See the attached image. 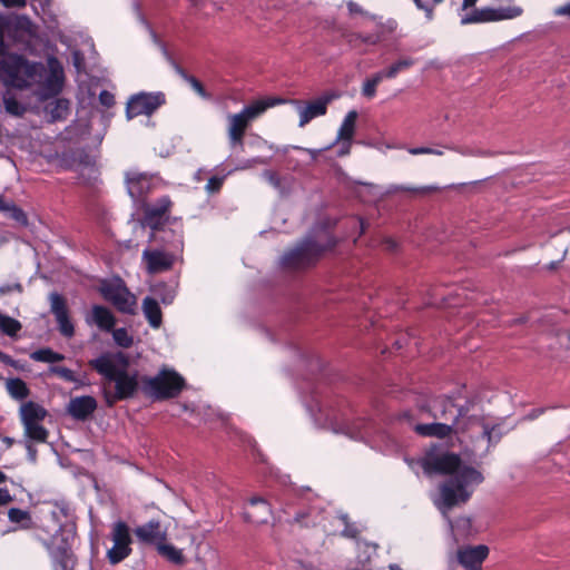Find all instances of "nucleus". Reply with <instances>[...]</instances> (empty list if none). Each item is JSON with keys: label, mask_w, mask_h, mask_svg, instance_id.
<instances>
[{"label": "nucleus", "mask_w": 570, "mask_h": 570, "mask_svg": "<svg viewBox=\"0 0 570 570\" xmlns=\"http://www.w3.org/2000/svg\"><path fill=\"white\" fill-rule=\"evenodd\" d=\"M41 75V81L37 83L41 88V95L43 97L57 95L63 83V68L61 63L53 57L48 58L47 68L42 66Z\"/></svg>", "instance_id": "obj_13"}, {"label": "nucleus", "mask_w": 570, "mask_h": 570, "mask_svg": "<svg viewBox=\"0 0 570 570\" xmlns=\"http://www.w3.org/2000/svg\"><path fill=\"white\" fill-rule=\"evenodd\" d=\"M3 105L6 111L13 116H22L26 111V107L11 96L3 97Z\"/></svg>", "instance_id": "obj_38"}, {"label": "nucleus", "mask_w": 570, "mask_h": 570, "mask_svg": "<svg viewBox=\"0 0 570 570\" xmlns=\"http://www.w3.org/2000/svg\"><path fill=\"white\" fill-rule=\"evenodd\" d=\"M407 153L413 156L430 155L431 148L430 147H411V148H407Z\"/></svg>", "instance_id": "obj_51"}, {"label": "nucleus", "mask_w": 570, "mask_h": 570, "mask_svg": "<svg viewBox=\"0 0 570 570\" xmlns=\"http://www.w3.org/2000/svg\"><path fill=\"white\" fill-rule=\"evenodd\" d=\"M19 415L21 422L43 421L47 410L36 402L29 401L21 404Z\"/></svg>", "instance_id": "obj_27"}, {"label": "nucleus", "mask_w": 570, "mask_h": 570, "mask_svg": "<svg viewBox=\"0 0 570 570\" xmlns=\"http://www.w3.org/2000/svg\"><path fill=\"white\" fill-rule=\"evenodd\" d=\"M336 97L337 95L335 94H327L314 101L308 102L305 107H299V127H304L312 119L325 115L327 105Z\"/></svg>", "instance_id": "obj_19"}, {"label": "nucleus", "mask_w": 570, "mask_h": 570, "mask_svg": "<svg viewBox=\"0 0 570 570\" xmlns=\"http://www.w3.org/2000/svg\"><path fill=\"white\" fill-rule=\"evenodd\" d=\"M386 78L384 70L374 73L371 78L366 79L362 87V94L367 98H373L376 95L377 85Z\"/></svg>", "instance_id": "obj_34"}, {"label": "nucleus", "mask_w": 570, "mask_h": 570, "mask_svg": "<svg viewBox=\"0 0 570 570\" xmlns=\"http://www.w3.org/2000/svg\"><path fill=\"white\" fill-rule=\"evenodd\" d=\"M3 35L7 33L14 41L28 43L37 35L36 26L26 16H16L7 20H0Z\"/></svg>", "instance_id": "obj_12"}, {"label": "nucleus", "mask_w": 570, "mask_h": 570, "mask_svg": "<svg viewBox=\"0 0 570 570\" xmlns=\"http://www.w3.org/2000/svg\"><path fill=\"white\" fill-rule=\"evenodd\" d=\"M42 65L30 62L23 56L6 51L3 29L0 26V80L9 87L24 89L41 81Z\"/></svg>", "instance_id": "obj_4"}, {"label": "nucleus", "mask_w": 570, "mask_h": 570, "mask_svg": "<svg viewBox=\"0 0 570 570\" xmlns=\"http://www.w3.org/2000/svg\"><path fill=\"white\" fill-rule=\"evenodd\" d=\"M478 0H463L462 9L466 10L469 8H472L476 4Z\"/></svg>", "instance_id": "obj_59"}, {"label": "nucleus", "mask_w": 570, "mask_h": 570, "mask_svg": "<svg viewBox=\"0 0 570 570\" xmlns=\"http://www.w3.org/2000/svg\"><path fill=\"white\" fill-rule=\"evenodd\" d=\"M86 322L89 325H96L101 331L110 332L116 324V318L107 307L94 305Z\"/></svg>", "instance_id": "obj_22"}, {"label": "nucleus", "mask_w": 570, "mask_h": 570, "mask_svg": "<svg viewBox=\"0 0 570 570\" xmlns=\"http://www.w3.org/2000/svg\"><path fill=\"white\" fill-rule=\"evenodd\" d=\"M507 6L475 8L461 17V24L491 23L520 18L524 10L514 0H507Z\"/></svg>", "instance_id": "obj_7"}, {"label": "nucleus", "mask_w": 570, "mask_h": 570, "mask_svg": "<svg viewBox=\"0 0 570 570\" xmlns=\"http://www.w3.org/2000/svg\"><path fill=\"white\" fill-rule=\"evenodd\" d=\"M356 533V530L350 527H346L342 532V534L347 538H355Z\"/></svg>", "instance_id": "obj_58"}, {"label": "nucleus", "mask_w": 570, "mask_h": 570, "mask_svg": "<svg viewBox=\"0 0 570 570\" xmlns=\"http://www.w3.org/2000/svg\"><path fill=\"white\" fill-rule=\"evenodd\" d=\"M413 65H414V59L409 58V57L402 58V59L397 60L396 62H394L392 66H390L386 70H384L386 73V78H390V79L395 78L400 71L409 69Z\"/></svg>", "instance_id": "obj_37"}, {"label": "nucleus", "mask_w": 570, "mask_h": 570, "mask_svg": "<svg viewBox=\"0 0 570 570\" xmlns=\"http://www.w3.org/2000/svg\"><path fill=\"white\" fill-rule=\"evenodd\" d=\"M141 259L149 274H158L173 267L176 255L166 248H146Z\"/></svg>", "instance_id": "obj_14"}, {"label": "nucleus", "mask_w": 570, "mask_h": 570, "mask_svg": "<svg viewBox=\"0 0 570 570\" xmlns=\"http://www.w3.org/2000/svg\"><path fill=\"white\" fill-rule=\"evenodd\" d=\"M489 556V548L484 544L479 546H463L456 551L458 562L465 569L470 570L482 562Z\"/></svg>", "instance_id": "obj_17"}, {"label": "nucleus", "mask_w": 570, "mask_h": 570, "mask_svg": "<svg viewBox=\"0 0 570 570\" xmlns=\"http://www.w3.org/2000/svg\"><path fill=\"white\" fill-rule=\"evenodd\" d=\"M346 6H347V9H348V11H350V13H351V14L358 13V14H363V16H365V17H368V18H371V19H373V20H375V19H376V17H375V16H372V14H370L368 12L364 11V10L362 9V7H361V6H358V4H357L356 2H354V1H348V2L346 3Z\"/></svg>", "instance_id": "obj_46"}, {"label": "nucleus", "mask_w": 570, "mask_h": 570, "mask_svg": "<svg viewBox=\"0 0 570 570\" xmlns=\"http://www.w3.org/2000/svg\"><path fill=\"white\" fill-rule=\"evenodd\" d=\"M282 99L268 98L256 100L245 106L239 112L227 116V135L232 147L244 146V136L249 124L262 116L268 108L281 104Z\"/></svg>", "instance_id": "obj_5"}, {"label": "nucleus", "mask_w": 570, "mask_h": 570, "mask_svg": "<svg viewBox=\"0 0 570 570\" xmlns=\"http://www.w3.org/2000/svg\"><path fill=\"white\" fill-rule=\"evenodd\" d=\"M6 390L12 399L18 401L27 399L30 394V390L27 386L26 382L19 377L7 379Z\"/></svg>", "instance_id": "obj_29"}, {"label": "nucleus", "mask_w": 570, "mask_h": 570, "mask_svg": "<svg viewBox=\"0 0 570 570\" xmlns=\"http://www.w3.org/2000/svg\"><path fill=\"white\" fill-rule=\"evenodd\" d=\"M30 357L37 362L56 363L65 360V355L52 351L51 348H40L30 354Z\"/></svg>", "instance_id": "obj_33"}, {"label": "nucleus", "mask_w": 570, "mask_h": 570, "mask_svg": "<svg viewBox=\"0 0 570 570\" xmlns=\"http://www.w3.org/2000/svg\"><path fill=\"white\" fill-rule=\"evenodd\" d=\"M49 299L50 309L56 317L60 333L66 337H72L75 334V327L69 318L66 301L57 293H51Z\"/></svg>", "instance_id": "obj_16"}, {"label": "nucleus", "mask_w": 570, "mask_h": 570, "mask_svg": "<svg viewBox=\"0 0 570 570\" xmlns=\"http://www.w3.org/2000/svg\"><path fill=\"white\" fill-rule=\"evenodd\" d=\"M99 101L101 105L109 108L115 104V97L111 92L102 90L99 95Z\"/></svg>", "instance_id": "obj_48"}, {"label": "nucleus", "mask_w": 570, "mask_h": 570, "mask_svg": "<svg viewBox=\"0 0 570 570\" xmlns=\"http://www.w3.org/2000/svg\"><path fill=\"white\" fill-rule=\"evenodd\" d=\"M0 362L4 363L7 365H11V364H13V358L10 355L2 353L0 351Z\"/></svg>", "instance_id": "obj_57"}, {"label": "nucleus", "mask_w": 570, "mask_h": 570, "mask_svg": "<svg viewBox=\"0 0 570 570\" xmlns=\"http://www.w3.org/2000/svg\"><path fill=\"white\" fill-rule=\"evenodd\" d=\"M271 513L272 510L267 501L263 498L254 497L249 500V507L244 515L248 522L263 524L268 521Z\"/></svg>", "instance_id": "obj_21"}, {"label": "nucleus", "mask_w": 570, "mask_h": 570, "mask_svg": "<svg viewBox=\"0 0 570 570\" xmlns=\"http://www.w3.org/2000/svg\"><path fill=\"white\" fill-rule=\"evenodd\" d=\"M223 181L224 177L213 176L208 179L205 188L208 193H216L222 187Z\"/></svg>", "instance_id": "obj_45"}, {"label": "nucleus", "mask_w": 570, "mask_h": 570, "mask_svg": "<svg viewBox=\"0 0 570 570\" xmlns=\"http://www.w3.org/2000/svg\"><path fill=\"white\" fill-rule=\"evenodd\" d=\"M184 386V377L170 368H163L157 375L142 380L144 392L156 400L176 397Z\"/></svg>", "instance_id": "obj_6"}, {"label": "nucleus", "mask_w": 570, "mask_h": 570, "mask_svg": "<svg viewBox=\"0 0 570 570\" xmlns=\"http://www.w3.org/2000/svg\"><path fill=\"white\" fill-rule=\"evenodd\" d=\"M8 518L13 523H20L21 528L29 529L31 527V517L28 511L11 508L8 512Z\"/></svg>", "instance_id": "obj_36"}, {"label": "nucleus", "mask_w": 570, "mask_h": 570, "mask_svg": "<svg viewBox=\"0 0 570 570\" xmlns=\"http://www.w3.org/2000/svg\"><path fill=\"white\" fill-rule=\"evenodd\" d=\"M434 6L425 3L423 8H421L420 10H422L425 13L426 20L432 21L434 18Z\"/></svg>", "instance_id": "obj_53"}, {"label": "nucleus", "mask_w": 570, "mask_h": 570, "mask_svg": "<svg viewBox=\"0 0 570 570\" xmlns=\"http://www.w3.org/2000/svg\"><path fill=\"white\" fill-rule=\"evenodd\" d=\"M6 209L10 213V216L17 220L18 223L26 225L27 224V216L20 208L16 207L14 205L6 207Z\"/></svg>", "instance_id": "obj_44"}, {"label": "nucleus", "mask_w": 570, "mask_h": 570, "mask_svg": "<svg viewBox=\"0 0 570 570\" xmlns=\"http://www.w3.org/2000/svg\"><path fill=\"white\" fill-rule=\"evenodd\" d=\"M436 189H438V187H433V186L415 188V187L403 186V185H392V186L389 187L387 194H395V193H400V191H421V193H428V191H432V190H436Z\"/></svg>", "instance_id": "obj_42"}, {"label": "nucleus", "mask_w": 570, "mask_h": 570, "mask_svg": "<svg viewBox=\"0 0 570 570\" xmlns=\"http://www.w3.org/2000/svg\"><path fill=\"white\" fill-rule=\"evenodd\" d=\"M350 153V142H347L344 148H342V150L340 151V155L343 156V155H347Z\"/></svg>", "instance_id": "obj_63"}, {"label": "nucleus", "mask_w": 570, "mask_h": 570, "mask_svg": "<svg viewBox=\"0 0 570 570\" xmlns=\"http://www.w3.org/2000/svg\"><path fill=\"white\" fill-rule=\"evenodd\" d=\"M150 179L144 174L130 173L127 175V189L132 199H139L149 190Z\"/></svg>", "instance_id": "obj_25"}, {"label": "nucleus", "mask_w": 570, "mask_h": 570, "mask_svg": "<svg viewBox=\"0 0 570 570\" xmlns=\"http://www.w3.org/2000/svg\"><path fill=\"white\" fill-rule=\"evenodd\" d=\"M177 73L184 78L186 81H187V78H191L193 76H188L180 67L176 66L175 67Z\"/></svg>", "instance_id": "obj_61"}, {"label": "nucleus", "mask_w": 570, "mask_h": 570, "mask_svg": "<svg viewBox=\"0 0 570 570\" xmlns=\"http://www.w3.org/2000/svg\"><path fill=\"white\" fill-rule=\"evenodd\" d=\"M475 157H493L495 154L491 150H485L481 148L475 149Z\"/></svg>", "instance_id": "obj_56"}, {"label": "nucleus", "mask_w": 570, "mask_h": 570, "mask_svg": "<svg viewBox=\"0 0 570 570\" xmlns=\"http://www.w3.org/2000/svg\"><path fill=\"white\" fill-rule=\"evenodd\" d=\"M389 569H390V570H402V569H401V567H400L399 564H396V563H391V564L389 566Z\"/></svg>", "instance_id": "obj_64"}, {"label": "nucleus", "mask_w": 570, "mask_h": 570, "mask_svg": "<svg viewBox=\"0 0 570 570\" xmlns=\"http://www.w3.org/2000/svg\"><path fill=\"white\" fill-rule=\"evenodd\" d=\"M325 247L312 238H306L293 249L286 252L281 259L284 268L291 271L304 269L312 266L320 258Z\"/></svg>", "instance_id": "obj_8"}, {"label": "nucleus", "mask_w": 570, "mask_h": 570, "mask_svg": "<svg viewBox=\"0 0 570 570\" xmlns=\"http://www.w3.org/2000/svg\"><path fill=\"white\" fill-rule=\"evenodd\" d=\"M419 464L426 475L450 474L451 479L440 488V499L435 501L438 508L445 515L446 511L456 504L464 503L471 497V487L483 481L481 472L464 465L453 453L426 454Z\"/></svg>", "instance_id": "obj_1"}, {"label": "nucleus", "mask_w": 570, "mask_h": 570, "mask_svg": "<svg viewBox=\"0 0 570 570\" xmlns=\"http://www.w3.org/2000/svg\"><path fill=\"white\" fill-rule=\"evenodd\" d=\"M473 404L466 402L464 406H458L451 396H439L430 405L431 415L449 424L456 430L469 433L475 450L488 453L490 448L501 439L500 426L490 422L485 416L473 411Z\"/></svg>", "instance_id": "obj_2"}, {"label": "nucleus", "mask_w": 570, "mask_h": 570, "mask_svg": "<svg viewBox=\"0 0 570 570\" xmlns=\"http://www.w3.org/2000/svg\"><path fill=\"white\" fill-rule=\"evenodd\" d=\"M142 312L149 325L153 328L160 327L163 323V314L158 302L153 297H145L142 301Z\"/></svg>", "instance_id": "obj_26"}, {"label": "nucleus", "mask_w": 570, "mask_h": 570, "mask_svg": "<svg viewBox=\"0 0 570 570\" xmlns=\"http://www.w3.org/2000/svg\"><path fill=\"white\" fill-rule=\"evenodd\" d=\"M384 244H385L386 248L390 250H393L396 248V243L393 239L389 238L384 242Z\"/></svg>", "instance_id": "obj_60"}, {"label": "nucleus", "mask_w": 570, "mask_h": 570, "mask_svg": "<svg viewBox=\"0 0 570 570\" xmlns=\"http://www.w3.org/2000/svg\"><path fill=\"white\" fill-rule=\"evenodd\" d=\"M21 330V324L16 318L0 314V331L8 336H16Z\"/></svg>", "instance_id": "obj_35"}, {"label": "nucleus", "mask_w": 570, "mask_h": 570, "mask_svg": "<svg viewBox=\"0 0 570 570\" xmlns=\"http://www.w3.org/2000/svg\"><path fill=\"white\" fill-rule=\"evenodd\" d=\"M135 535L137 539L147 544H161L167 539V532L161 527L158 520H150L145 524H141L135 529Z\"/></svg>", "instance_id": "obj_18"}, {"label": "nucleus", "mask_w": 570, "mask_h": 570, "mask_svg": "<svg viewBox=\"0 0 570 570\" xmlns=\"http://www.w3.org/2000/svg\"><path fill=\"white\" fill-rule=\"evenodd\" d=\"M187 82L191 86V88L203 98H207L208 95L205 91L203 85L195 78H187Z\"/></svg>", "instance_id": "obj_47"}, {"label": "nucleus", "mask_w": 570, "mask_h": 570, "mask_svg": "<svg viewBox=\"0 0 570 570\" xmlns=\"http://www.w3.org/2000/svg\"><path fill=\"white\" fill-rule=\"evenodd\" d=\"M553 14L556 17H568L570 19V2L564 3L563 6L557 7L553 10Z\"/></svg>", "instance_id": "obj_50"}, {"label": "nucleus", "mask_w": 570, "mask_h": 570, "mask_svg": "<svg viewBox=\"0 0 570 570\" xmlns=\"http://www.w3.org/2000/svg\"><path fill=\"white\" fill-rule=\"evenodd\" d=\"M110 539L112 546L107 550V559L111 564H117L129 557L132 551V538L128 524L121 520L114 522Z\"/></svg>", "instance_id": "obj_9"}, {"label": "nucleus", "mask_w": 570, "mask_h": 570, "mask_svg": "<svg viewBox=\"0 0 570 570\" xmlns=\"http://www.w3.org/2000/svg\"><path fill=\"white\" fill-rule=\"evenodd\" d=\"M50 372L58 375L59 377H61L62 380H65L67 382L80 383V380L77 377V375L73 373V371H71L68 367L51 366Z\"/></svg>", "instance_id": "obj_41"}, {"label": "nucleus", "mask_w": 570, "mask_h": 570, "mask_svg": "<svg viewBox=\"0 0 570 570\" xmlns=\"http://www.w3.org/2000/svg\"><path fill=\"white\" fill-rule=\"evenodd\" d=\"M104 298L110 302L118 311L132 314L136 307V297L120 279L105 281L100 285Z\"/></svg>", "instance_id": "obj_10"}, {"label": "nucleus", "mask_w": 570, "mask_h": 570, "mask_svg": "<svg viewBox=\"0 0 570 570\" xmlns=\"http://www.w3.org/2000/svg\"><path fill=\"white\" fill-rule=\"evenodd\" d=\"M42 421L21 422L24 436L29 440L42 443L47 441L48 431L41 424Z\"/></svg>", "instance_id": "obj_30"}, {"label": "nucleus", "mask_w": 570, "mask_h": 570, "mask_svg": "<svg viewBox=\"0 0 570 570\" xmlns=\"http://www.w3.org/2000/svg\"><path fill=\"white\" fill-rule=\"evenodd\" d=\"M50 556L55 570H72L75 559L70 547L67 543L51 548Z\"/></svg>", "instance_id": "obj_24"}, {"label": "nucleus", "mask_w": 570, "mask_h": 570, "mask_svg": "<svg viewBox=\"0 0 570 570\" xmlns=\"http://www.w3.org/2000/svg\"><path fill=\"white\" fill-rule=\"evenodd\" d=\"M10 366H12V367H14L16 370H19V371L24 370L23 365L19 361H16V360H13V364H11Z\"/></svg>", "instance_id": "obj_62"}, {"label": "nucleus", "mask_w": 570, "mask_h": 570, "mask_svg": "<svg viewBox=\"0 0 570 570\" xmlns=\"http://www.w3.org/2000/svg\"><path fill=\"white\" fill-rule=\"evenodd\" d=\"M396 29H397L396 20L387 19L385 22L380 23V31L377 32L376 36H367V37H364L362 40L366 43L375 45L379 41H381V39L384 36L392 35L393 32H395Z\"/></svg>", "instance_id": "obj_31"}, {"label": "nucleus", "mask_w": 570, "mask_h": 570, "mask_svg": "<svg viewBox=\"0 0 570 570\" xmlns=\"http://www.w3.org/2000/svg\"><path fill=\"white\" fill-rule=\"evenodd\" d=\"M69 110V104L67 100L58 99L53 102L50 108V116L52 120L62 119L67 116Z\"/></svg>", "instance_id": "obj_39"}, {"label": "nucleus", "mask_w": 570, "mask_h": 570, "mask_svg": "<svg viewBox=\"0 0 570 570\" xmlns=\"http://www.w3.org/2000/svg\"><path fill=\"white\" fill-rule=\"evenodd\" d=\"M89 365L95 368L110 384L115 383V391H105L108 405L117 401L132 397L138 389V373L129 372V358L122 352H106L91 360Z\"/></svg>", "instance_id": "obj_3"}, {"label": "nucleus", "mask_w": 570, "mask_h": 570, "mask_svg": "<svg viewBox=\"0 0 570 570\" xmlns=\"http://www.w3.org/2000/svg\"><path fill=\"white\" fill-rule=\"evenodd\" d=\"M0 3L7 8H22L26 6V0H0Z\"/></svg>", "instance_id": "obj_52"}, {"label": "nucleus", "mask_w": 570, "mask_h": 570, "mask_svg": "<svg viewBox=\"0 0 570 570\" xmlns=\"http://www.w3.org/2000/svg\"><path fill=\"white\" fill-rule=\"evenodd\" d=\"M157 550L163 557L175 564H184L185 562L183 551L173 544L166 543V541L158 544Z\"/></svg>", "instance_id": "obj_32"}, {"label": "nucleus", "mask_w": 570, "mask_h": 570, "mask_svg": "<svg viewBox=\"0 0 570 570\" xmlns=\"http://www.w3.org/2000/svg\"><path fill=\"white\" fill-rule=\"evenodd\" d=\"M414 430L423 436H435L439 439L448 438L452 434L462 433L448 422H433L428 424H417Z\"/></svg>", "instance_id": "obj_23"}, {"label": "nucleus", "mask_w": 570, "mask_h": 570, "mask_svg": "<svg viewBox=\"0 0 570 570\" xmlns=\"http://www.w3.org/2000/svg\"><path fill=\"white\" fill-rule=\"evenodd\" d=\"M165 102V97L161 92L150 94L140 92L130 97L126 107V116L128 119L146 115H151Z\"/></svg>", "instance_id": "obj_11"}, {"label": "nucleus", "mask_w": 570, "mask_h": 570, "mask_svg": "<svg viewBox=\"0 0 570 570\" xmlns=\"http://www.w3.org/2000/svg\"><path fill=\"white\" fill-rule=\"evenodd\" d=\"M12 501L11 495L7 489H0V507Z\"/></svg>", "instance_id": "obj_54"}, {"label": "nucleus", "mask_w": 570, "mask_h": 570, "mask_svg": "<svg viewBox=\"0 0 570 570\" xmlns=\"http://www.w3.org/2000/svg\"><path fill=\"white\" fill-rule=\"evenodd\" d=\"M264 177L274 186H278V178L276 174L272 171H265Z\"/></svg>", "instance_id": "obj_55"}, {"label": "nucleus", "mask_w": 570, "mask_h": 570, "mask_svg": "<svg viewBox=\"0 0 570 570\" xmlns=\"http://www.w3.org/2000/svg\"><path fill=\"white\" fill-rule=\"evenodd\" d=\"M357 117L358 115L356 110H351L346 114L337 131V140L345 142H350L352 140L355 132Z\"/></svg>", "instance_id": "obj_28"}, {"label": "nucleus", "mask_w": 570, "mask_h": 570, "mask_svg": "<svg viewBox=\"0 0 570 570\" xmlns=\"http://www.w3.org/2000/svg\"><path fill=\"white\" fill-rule=\"evenodd\" d=\"M445 148L452 150V151H455L462 156H465V157H475V149L474 147H471V146H458V145H450V146H445Z\"/></svg>", "instance_id": "obj_43"}, {"label": "nucleus", "mask_w": 570, "mask_h": 570, "mask_svg": "<svg viewBox=\"0 0 570 570\" xmlns=\"http://www.w3.org/2000/svg\"><path fill=\"white\" fill-rule=\"evenodd\" d=\"M11 292H22V285L20 283L4 284L0 286V294L6 295Z\"/></svg>", "instance_id": "obj_49"}, {"label": "nucleus", "mask_w": 570, "mask_h": 570, "mask_svg": "<svg viewBox=\"0 0 570 570\" xmlns=\"http://www.w3.org/2000/svg\"><path fill=\"white\" fill-rule=\"evenodd\" d=\"M171 206V202L168 197L160 198L156 205L147 206L145 209L144 225L148 226L153 233L150 234L149 240L156 239V232L168 219V210Z\"/></svg>", "instance_id": "obj_15"}, {"label": "nucleus", "mask_w": 570, "mask_h": 570, "mask_svg": "<svg viewBox=\"0 0 570 570\" xmlns=\"http://www.w3.org/2000/svg\"><path fill=\"white\" fill-rule=\"evenodd\" d=\"M96 409L97 402L89 395L72 397L67 406L68 413L79 421L88 419Z\"/></svg>", "instance_id": "obj_20"}, {"label": "nucleus", "mask_w": 570, "mask_h": 570, "mask_svg": "<svg viewBox=\"0 0 570 570\" xmlns=\"http://www.w3.org/2000/svg\"><path fill=\"white\" fill-rule=\"evenodd\" d=\"M112 337L115 343L121 347H129L132 344V336L124 327L114 330Z\"/></svg>", "instance_id": "obj_40"}]
</instances>
